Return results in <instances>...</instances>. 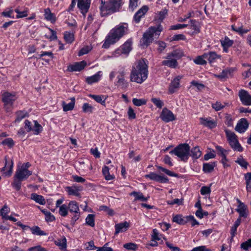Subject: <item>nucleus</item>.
<instances>
[{
  "label": "nucleus",
  "mask_w": 251,
  "mask_h": 251,
  "mask_svg": "<svg viewBox=\"0 0 251 251\" xmlns=\"http://www.w3.org/2000/svg\"><path fill=\"white\" fill-rule=\"evenodd\" d=\"M128 29V24L126 23H122L116 25L110 30L106 37L102 47L107 49L111 45L116 43L127 33Z\"/></svg>",
  "instance_id": "1"
},
{
  "label": "nucleus",
  "mask_w": 251,
  "mask_h": 251,
  "mask_svg": "<svg viewBox=\"0 0 251 251\" xmlns=\"http://www.w3.org/2000/svg\"><path fill=\"white\" fill-rule=\"evenodd\" d=\"M148 66L144 60L137 61L132 66L130 73L131 81L142 83L147 79L148 75Z\"/></svg>",
  "instance_id": "2"
},
{
  "label": "nucleus",
  "mask_w": 251,
  "mask_h": 251,
  "mask_svg": "<svg viewBox=\"0 0 251 251\" xmlns=\"http://www.w3.org/2000/svg\"><path fill=\"white\" fill-rule=\"evenodd\" d=\"M100 0V9L101 16H106L118 11L122 5V0H109L107 1Z\"/></svg>",
  "instance_id": "3"
},
{
  "label": "nucleus",
  "mask_w": 251,
  "mask_h": 251,
  "mask_svg": "<svg viewBox=\"0 0 251 251\" xmlns=\"http://www.w3.org/2000/svg\"><path fill=\"white\" fill-rule=\"evenodd\" d=\"M162 30L163 27L160 24L156 26L149 27L143 35L141 41V46L143 48L149 46L152 42L154 35L158 36Z\"/></svg>",
  "instance_id": "4"
},
{
  "label": "nucleus",
  "mask_w": 251,
  "mask_h": 251,
  "mask_svg": "<svg viewBox=\"0 0 251 251\" xmlns=\"http://www.w3.org/2000/svg\"><path fill=\"white\" fill-rule=\"evenodd\" d=\"M190 149V146L188 144H181L171 151L169 153L176 155L181 160L185 162L189 158Z\"/></svg>",
  "instance_id": "5"
},
{
  "label": "nucleus",
  "mask_w": 251,
  "mask_h": 251,
  "mask_svg": "<svg viewBox=\"0 0 251 251\" xmlns=\"http://www.w3.org/2000/svg\"><path fill=\"white\" fill-rule=\"evenodd\" d=\"M225 132L227 140L231 148L238 151H242L243 148L239 144L236 134L233 132L227 129L225 130Z\"/></svg>",
  "instance_id": "6"
},
{
  "label": "nucleus",
  "mask_w": 251,
  "mask_h": 251,
  "mask_svg": "<svg viewBox=\"0 0 251 251\" xmlns=\"http://www.w3.org/2000/svg\"><path fill=\"white\" fill-rule=\"evenodd\" d=\"M17 99L14 93L5 92L2 95V101L4 103V108L8 111L12 107L13 102Z\"/></svg>",
  "instance_id": "7"
},
{
  "label": "nucleus",
  "mask_w": 251,
  "mask_h": 251,
  "mask_svg": "<svg viewBox=\"0 0 251 251\" xmlns=\"http://www.w3.org/2000/svg\"><path fill=\"white\" fill-rule=\"evenodd\" d=\"M132 42L130 40H127L119 48L114 51L115 56H117L122 54H128L132 49Z\"/></svg>",
  "instance_id": "8"
},
{
  "label": "nucleus",
  "mask_w": 251,
  "mask_h": 251,
  "mask_svg": "<svg viewBox=\"0 0 251 251\" xmlns=\"http://www.w3.org/2000/svg\"><path fill=\"white\" fill-rule=\"evenodd\" d=\"M32 174L31 171H29L26 168H24L23 165L17 170L14 176L19 179L24 180L26 179Z\"/></svg>",
  "instance_id": "9"
},
{
  "label": "nucleus",
  "mask_w": 251,
  "mask_h": 251,
  "mask_svg": "<svg viewBox=\"0 0 251 251\" xmlns=\"http://www.w3.org/2000/svg\"><path fill=\"white\" fill-rule=\"evenodd\" d=\"M145 177L150 178L151 180L155 181L159 183H167L169 181L167 177L156 174L153 172H151L150 174L146 175Z\"/></svg>",
  "instance_id": "10"
},
{
  "label": "nucleus",
  "mask_w": 251,
  "mask_h": 251,
  "mask_svg": "<svg viewBox=\"0 0 251 251\" xmlns=\"http://www.w3.org/2000/svg\"><path fill=\"white\" fill-rule=\"evenodd\" d=\"M162 121L166 123L173 121L176 119L175 116L171 111L166 108H163L160 115Z\"/></svg>",
  "instance_id": "11"
},
{
  "label": "nucleus",
  "mask_w": 251,
  "mask_h": 251,
  "mask_svg": "<svg viewBox=\"0 0 251 251\" xmlns=\"http://www.w3.org/2000/svg\"><path fill=\"white\" fill-rule=\"evenodd\" d=\"M91 0H78L77 7L84 16L88 12Z\"/></svg>",
  "instance_id": "12"
},
{
  "label": "nucleus",
  "mask_w": 251,
  "mask_h": 251,
  "mask_svg": "<svg viewBox=\"0 0 251 251\" xmlns=\"http://www.w3.org/2000/svg\"><path fill=\"white\" fill-rule=\"evenodd\" d=\"M239 97L242 103L245 105H251V95L244 90L239 92Z\"/></svg>",
  "instance_id": "13"
},
{
  "label": "nucleus",
  "mask_w": 251,
  "mask_h": 251,
  "mask_svg": "<svg viewBox=\"0 0 251 251\" xmlns=\"http://www.w3.org/2000/svg\"><path fill=\"white\" fill-rule=\"evenodd\" d=\"M182 77L178 75L175 77L171 82L169 89L168 92L169 94L174 93L179 87L180 86V80Z\"/></svg>",
  "instance_id": "14"
},
{
  "label": "nucleus",
  "mask_w": 251,
  "mask_h": 251,
  "mask_svg": "<svg viewBox=\"0 0 251 251\" xmlns=\"http://www.w3.org/2000/svg\"><path fill=\"white\" fill-rule=\"evenodd\" d=\"M86 65V62L85 61L77 62L74 64L68 66L67 70L69 72L80 71L85 67Z\"/></svg>",
  "instance_id": "15"
},
{
  "label": "nucleus",
  "mask_w": 251,
  "mask_h": 251,
  "mask_svg": "<svg viewBox=\"0 0 251 251\" xmlns=\"http://www.w3.org/2000/svg\"><path fill=\"white\" fill-rule=\"evenodd\" d=\"M166 60H163L162 62V65L166 66L171 68H176L178 66V63L177 60L172 57L168 54L165 57Z\"/></svg>",
  "instance_id": "16"
},
{
  "label": "nucleus",
  "mask_w": 251,
  "mask_h": 251,
  "mask_svg": "<svg viewBox=\"0 0 251 251\" xmlns=\"http://www.w3.org/2000/svg\"><path fill=\"white\" fill-rule=\"evenodd\" d=\"M210 117L204 118H200V123L204 126L207 127L209 128H213L217 126V122L214 120L211 119Z\"/></svg>",
  "instance_id": "17"
},
{
  "label": "nucleus",
  "mask_w": 251,
  "mask_h": 251,
  "mask_svg": "<svg viewBox=\"0 0 251 251\" xmlns=\"http://www.w3.org/2000/svg\"><path fill=\"white\" fill-rule=\"evenodd\" d=\"M249 126V123L246 119L242 118L240 120L236 127L235 130L239 133H243L247 129Z\"/></svg>",
  "instance_id": "18"
},
{
  "label": "nucleus",
  "mask_w": 251,
  "mask_h": 251,
  "mask_svg": "<svg viewBox=\"0 0 251 251\" xmlns=\"http://www.w3.org/2000/svg\"><path fill=\"white\" fill-rule=\"evenodd\" d=\"M82 189L81 187L77 186L74 185L72 186H67L65 187V190L67 192L69 195H74L78 196L79 195V192Z\"/></svg>",
  "instance_id": "19"
},
{
  "label": "nucleus",
  "mask_w": 251,
  "mask_h": 251,
  "mask_svg": "<svg viewBox=\"0 0 251 251\" xmlns=\"http://www.w3.org/2000/svg\"><path fill=\"white\" fill-rule=\"evenodd\" d=\"M129 226V224L127 222L117 224L115 226V234L117 235L120 232L126 231Z\"/></svg>",
  "instance_id": "20"
},
{
  "label": "nucleus",
  "mask_w": 251,
  "mask_h": 251,
  "mask_svg": "<svg viewBox=\"0 0 251 251\" xmlns=\"http://www.w3.org/2000/svg\"><path fill=\"white\" fill-rule=\"evenodd\" d=\"M5 166L2 168L1 171H4L5 170L8 169V171L4 172V174L5 176H10L12 173V169L13 167V162L12 160H10L9 162H8L6 159V156L5 157Z\"/></svg>",
  "instance_id": "21"
},
{
  "label": "nucleus",
  "mask_w": 251,
  "mask_h": 251,
  "mask_svg": "<svg viewBox=\"0 0 251 251\" xmlns=\"http://www.w3.org/2000/svg\"><path fill=\"white\" fill-rule=\"evenodd\" d=\"M236 211L239 213V216L238 218L241 220V218H246L248 215V210L247 206L245 204H242L241 206L238 207Z\"/></svg>",
  "instance_id": "22"
},
{
  "label": "nucleus",
  "mask_w": 251,
  "mask_h": 251,
  "mask_svg": "<svg viewBox=\"0 0 251 251\" xmlns=\"http://www.w3.org/2000/svg\"><path fill=\"white\" fill-rule=\"evenodd\" d=\"M148 7L144 6L135 14L134 20L136 23L140 22L141 18L148 11Z\"/></svg>",
  "instance_id": "23"
},
{
  "label": "nucleus",
  "mask_w": 251,
  "mask_h": 251,
  "mask_svg": "<svg viewBox=\"0 0 251 251\" xmlns=\"http://www.w3.org/2000/svg\"><path fill=\"white\" fill-rule=\"evenodd\" d=\"M234 69L232 68L226 69L223 70V71L218 75H214L215 77L222 80L224 78H226L230 75L232 73L234 72Z\"/></svg>",
  "instance_id": "24"
},
{
  "label": "nucleus",
  "mask_w": 251,
  "mask_h": 251,
  "mask_svg": "<svg viewBox=\"0 0 251 251\" xmlns=\"http://www.w3.org/2000/svg\"><path fill=\"white\" fill-rule=\"evenodd\" d=\"M101 72L99 71L94 75L87 77L86 78V82L88 84H92L94 83L98 82L100 79L101 76Z\"/></svg>",
  "instance_id": "25"
},
{
  "label": "nucleus",
  "mask_w": 251,
  "mask_h": 251,
  "mask_svg": "<svg viewBox=\"0 0 251 251\" xmlns=\"http://www.w3.org/2000/svg\"><path fill=\"white\" fill-rule=\"evenodd\" d=\"M206 55V59L208 61L209 63H213L217 59H221V56L217 54L215 51H209L208 53H205Z\"/></svg>",
  "instance_id": "26"
},
{
  "label": "nucleus",
  "mask_w": 251,
  "mask_h": 251,
  "mask_svg": "<svg viewBox=\"0 0 251 251\" xmlns=\"http://www.w3.org/2000/svg\"><path fill=\"white\" fill-rule=\"evenodd\" d=\"M89 97L92 98L97 102L100 103L102 105H105V100L107 99V97L104 95H96L90 94Z\"/></svg>",
  "instance_id": "27"
},
{
  "label": "nucleus",
  "mask_w": 251,
  "mask_h": 251,
  "mask_svg": "<svg viewBox=\"0 0 251 251\" xmlns=\"http://www.w3.org/2000/svg\"><path fill=\"white\" fill-rule=\"evenodd\" d=\"M130 195L135 197L134 201H146L149 198V197H145L143 193L140 192L133 191L131 192Z\"/></svg>",
  "instance_id": "28"
},
{
  "label": "nucleus",
  "mask_w": 251,
  "mask_h": 251,
  "mask_svg": "<svg viewBox=\"0 0 251 251\" xmlns=\"http://www.w3.org/2000/svg\"><path fill=\"white\" fill-rule=\"evenodd\" d=\"M45 18L53 23L56 21V17L54 14L51 12L50 8H48L45 9Z\"/></svg>",
  "instance_id": "29"
},
{
  "label": "nucleus",
  "mask_w": 251,
  "mask_h": 251,
  "mask_svg": "<svg viewBox=\"0 0 251 251\" xmlns=\"http://www.w3.org/2000/svg\"><path fill=\"white\" fill-rule=\"evenodd\" d=\"M31 199L34 200L36 202L41 205H45L46 202V200L43 196L38 195L36 193H32L31 195Z\"/></svg>",
  "instance_id": "30"
},
{
  "label": "nucleus",
  "mask_w": 251,
  "mask_h": 251,
  "mask_svg": "<svg viewBox=\"0 0 251 251\" xmlns=\"http://www.w3.org/2000/svg\"><path fill=\"white\" fill-rule=\"evenodd\" d=\"M216 166V162L204 163L203 164L202 171L205 173L212 172Z\"/></svg>",
  "instance_id": "31"
},
{
  "label": "nucleus",
  "mask_w": 251,
  "mask_h": 251,
  "mask_svg": "<svg viewBox=\"0 0 251 251\" xmlns=\"http://www.w3.org/2000/svg\"><path fill=\"white\" fill-rule=\"evenodd\" d=\"M75 104V98L74 97L71 98V102L69 103H66L64 101L62 102L63 109L64 111L72 110L74 109Z\"/></svg>",
  "instance_id": "32"
},
{
  "label": "nucleus",
  "mask_w": 251,
  "mask_h": 251,
  "mask_svg": "<svg viewBox=\"0 0 251 251\" xmlns=\"http://www.w3.org/2000/svg\"><path fill=\"white\" fill-rule=\"evenodd\" d=\"M68 208L71 213L79 211L78 203L75 201H71L68 204Z\"/></svg>",
  "instance_id": "33"
},
{
  "label": "nucleus",
  "mask_w": 251,
  "mask_h": 251,
  "mask_svg": "<svg viewBox=\"0 0 251 251\" xmlns=\"http://www.w3.org/2000/svg\"><path fill=\"white\" fill-rule=\"evenodd\" d=\"M172 57L176 59V60L180 59L182 56H184V52L182 50L177 49L172 51L171 52L168 53Z\"/></svg>",
  "instance_id": "34"
},
{
  "label": "nucleus",
  "mask_w": 251,
  "mask_h": 251,
  "mask_svg": "<svg viewBox=\"0 0 251 251\" xmlns=\"http://www.w3.org/2000/svg\"><path fill=\"white\" fill-rule=\"evenodd\" d=\"M241 223V220L240 218H238L235 222L234 225L231 227L230 234L231 240L233 239V237L237 234V228L239 226Z\"/></svg>",
  "instance_id": "35"
},
{
  "label": "nucleus",
  "mask_w": 251,
  "mask_h": 251,
  "mask_svg": "<svg viewBox=\"0 0 251 251\" xmlns=\"http://www.w3.org/2000/svg\"><path fill=\"white\" fill-rule=\"evenodd\" d=\"M119 75L117 76V83L120 85H124L126 84L125 75L126 73L124 69H121L118 72Z\"/></svg>",
  "instance_id": "36"
},
{
  "label": "nucleus",
  "mask_w": 251,
  "mask_h": 251,
  "mask_svg": "<svg viewBox=\"0 0 251 251\" xmlns=\"http://www.w3.org/2000/svg\"><path fill=\"white\" fill-rule=\"evenodd\" d=\"M191 156L194 159H198L201 155V151L198 146L193 148L191 151L189 156Z\"/></svg>",
  "instance_id": "37"
},
{
  "label": "nucleus",
  "mask_w": 251,
  "mask_h": 251,
  "mask_svg": "<svg viewBox=\"0 0 251 251\" xmlns=\"http://www.w3.org/2000/svg\"><path fill=\"white\" fill-rule=\"evenodd\" d=\"M206 59V53H204L202 55L197 56L194 60V62L198 65H205L207 63L206 61L205 60Z\"/></svg>",
  "instance_id": "38"
},
{
  "label": "nucleus",
  "mask_w": 251,
  "mask_h": 251,
  "mask_svg": "<svg viewBox=\"0 0 251 251\" xmlns=\"http://www.w3.org/2000/svg\"><path fill=\"white\" fill-rule=\"evenodd\" d=\"M67 241L65 237H63L61 239H57L55 241V245L59 247L61 250L66 249L67 248Z\"/></svg>",
  "instance_id": "39"
},
{
  "label": "nucleus",
  "mask_w": 251,
  "mask_h": 251,
  "mask_svg": "<svg viewBox=\"0 0 251 251\" xmlns=\"http://www.w3.org/2000/svg\"><path fill=\"white\" fill-rule=\"evenodd\" d=\"M102 172L106 180H110L113 179L114 178V176L113 175H111L110 174L109 169L108 167L104 166L102 168Z\"/></svg>",
  "instance_id": "40"
},
{
  "label": "nucleus",
  "mask_w": 251,
  "mask_h": 251,
  "mask_svg": "<svg viewBox=\"0 0 251 251\" xmlns=\"http://www.w3.org/2000/svg\"><path fill=\"white\" fill-rule=\"evenodd\" d=\"M29 229L31 230V232L33 234L37 235H46L47 234L43 230H42L38 226H35L32 227H30Z\"/></svg>",
  "instance_id": "41"
},
{
  "label": "nucleus",
  "mask_w": 251,
  "mask_h": 251,
  "mask_svg": "<svg viewBox=\"0 0 251 251\" xmlns=\"http://www.w3.org/2000/svg\"><path fill=\"white\" fill-rule=\"evenodd\" d=\"M82 109L83 112L85 113H92L94 111V107L89 103L86 102L83 103L82 106Z\"/></svg>",
  "instance_id": "42"
},
{
  "label": "nucleus",
  "mask_w": 251,
  "mask_h": 251,
  "mask_svg": "<svg viewBox=\"0 0 251 251\" xmlns=\"http://www.w3.org/2000/svg\"><path fill=\"white\" fill-rule=\"evenodd\" d=\"M246 183V189L248 192H251V173H247L245 175Z\"/></svg>",
  "instance_id": "43"
},
{
  "label": "nucleus",
  "mask_w": 251,
  "mask_h": 251,
  "mask_svg": "<svg viewBox=\"0 0 251 251\" xmlns=\"http://www.w3.org/2000/svg\"><path fill=\"white\" fill-rule=\"evenodd\" d=\"M64 38L67 43L71 44L74 40V34L70 32L66 31L64 34Z\"/></svg>",
  "instance_id": "44"
},
{
  "label": "nucleus",
  "mask_w": 251,
  "mask_h": 251,
  "mask_svg": "<svg viewBox=\"0 0 251 251\" xmlns=\"http://www.w3.org/2000/svg\"><path fill=\"white\" fill-rule=\"evenodd\" d=\"M173 221L179 225H184L186 223L187 220L182 218L181 215H176L173 217Z\"/></svg>",
  "instance_id": "45"
},
{
  "label": "nucleus",
  "mask_w": 251,
  "mask_h": 251,
  "mask_svg": "<svg viewBox=\"0 0 251 251\" xmlns=\"http://www.w3.org/2000/svg\"><path fill=\"white\" fill-rule=\"evenodd\" d=\"M23 180L19 179L14 176V180L12 183V187L17 191H19L21 188L22 181Z\"/></svg>",
  "instance_id": "46"
},
{
  "label": "nucleus",
  "mask_w": 251,
  "mask_h": 251,
  "mask_svg": "<svg viewBox=\"0 0 251 251\" xmlns=\"http://www.w3.org/2000/svg\"><path fill=\"white\" fill-rule=\"evenodd\" d=\"M191 28L194 30V33H198L200 32L198 23L195 20H191L190 21Z\"/></svg>",
  "instance_id": "47"
},
{
  "label": "nucleus",
  "mask_w": 251,
  "mask_h": 251,
  "mask_svg": "<svg viewBox=\"0 0 251 251\" xmlns=\"http://www.w3.org/2000/svg\"><path fill=\"white\" fill-rule=\"evenodd\" d=\"M243 26L242 24H241V26H240L236 27L235 26V25H232L231 27H232V29L234 31H235L240 34H241L247 33V32H248L249 31V29H244V28H243Z\"/></svg>",
  "instance_id": "48"
},
{
  "label": "nucleus",
  "mask_w": 251,
  "mask_h": 251,
  "mask_svg": "<svg viewBox=\"0 0 251 251\" xmlns=\"http://www.w3.org/2000/svg\"><path fill=\"white\" fill-rule=\"evenodd\" d=\"M85 220L87 225L91 227L95 226V215L94 214H89Z\"/></svg>",
  "instance_id": "49"
},
{
  "label": "nucleus",
  "mask_w": 251,
  "mask_h": 251,
  "mask_svg": "<svg viewBox=\"0 0 251 251\" xmlns=\"http://www.w3.org/2000/svg\"><path fill=\"white\" fill-rule=\"evenodd\" d=\"M34 126L32 131L34 132V134L36 135L39 134L42 131L43 127L37 121H34Z\"/></svg>",
  "instance_id": "50"
},
{
  "label": "nucleus",
  "mask_w": 251,
  "mask_h": 251,
  "mask_svg": "<svg viewBox=\"0 0 251 251\" xmlns=\"http://www.w3.org/2000/svg\"><path fill=\"white\" fill-rule=\"evenodd\" d=\"M68 208L66 204H62L59 207V214L63 217H65L68 215Z\"/></svg>",
  "instance_id": "51"
},
{
  "label": "nucleus",
  "mask_w": 251,
  "mask_h": 251,
  "mask_svg": "<svg viewBox=\"0 0 251 251\" xmlns=\"http://www.w3.org/2000/svg\"><path fill=\"white\" fill-rule=\"evenodd\" d=\"M17 118L15 120V122H19L27 116V113L23 111H19L16 112Z\"/></svg>",
  "instance_id": "52"
},
{
  "label": "nucleus",
  "mask_w": 251,
  "mask_h": 251,
  "mask_svg": "<svg viewBox=\"0 0 251 251\" xmlns=\"http://www.w3.org/2000/svg\"><path fill=\"white\" fill-rule=\"evenodd\" d=\"M236 163L239 164L242 167L245 169L247 168L249 165L248 162H247L242 156L238 157L237 160L235 161Z\"/></svg>",
  "instance_id": "53"
},
{
  "label": "nucleus",
  "mask_w": 251,
  "mask_h": 251,
  "mask_svg": "<svg viewBox=\"0 0 251 251\" xmlns=\"http://www.w3.org/2000/svg\"><path fill=\"white\" fill-rule=\"evenodd\" d=\"M168 10L166 8H164L162 9L160 12H159L158 16H157V20L162 21L166 16L167 15Z\"/></svg>",
  "instance_id": "54"
},
{
  "label": "nucleus",
  "mask_w": 251,
  "mask_h": 251,
  "mask_svg": "<svg viewBox=\"0 0 251 251\" xmlns=\"http://www.w3.org/2000/svg\"><path fill=\"white\" fill-rule=\"evenodd\" d=\"M157 168L161 171L162 172L165 173L167 175L171 176H176L177 175V174L174 173V172L167 170L164 168H163L162 167L159 166H156Z\"/></svg>",
  "instance_id": "55"
},
{
  "label": "nucleus",
  "mask_w": 251,
  "mask_h": 251,
  "mask_svg": "<svg viewBox=\"0 0 251 251\" xmlns=\"http://www.w3.org/2000/svg\"><path fill=\"white\" fill-rule=\"evenodd\" d=\"M132 102L135 105L137 106H140L145 104L147 102V101L145 99H138L136 98H134L132 100Z\"/></svg>",
  "instance_id": "56"
},
{
  "label": "nucleus",
  "mask_w": 251,
  "mask_h": 251,
  "mask_svg": "<svg viewBox=\"0 0 251 251\" xmlns=\"http://www.w3.org/2000/svg\"><path fill=\"white\" fill-rule=\"evenodd\" d=\"M27 9L23 11H20L18 9H15V12L17 13L16 16L17 18H21L25 17L27 16Z\"/></svg>",
  "instance_id": "57"
},
{
  "label": "nucleus",
  "mask_w": 251,
  "mask_h": 251,
  "mask_svg": "<svg viewBox=\"0 0 251 251\" xmlns=\"http://www.w3.org/2000/svg\"><path fill=\"white\" fill-rule=\"evenodd\" d=\"M10 211L9 208L6 205H4L0 210V215L3 219L7 216V214Z\"/></svg>",
  "instance_id": "58"
},
{
  "label": "nucleus",
  "mask_w": 251,
  "mask_h": 251,
  "mask_svg": "<svg viewBox=\"0 0 251 251\" xmlns=\"http://www.w3.org/2000/svg\"><path fill=\"white\" fill-rule=\"evenodd\" d=\"M251 248V239H248L247 241L243 242L241 244V248L244 250L247 251Z\"/></svg>",
  "instance_id": "59"
},
{
  "label": "nucleus",
  "mask_w": 251,
  "mask_h": 251,
  "mask_svg": "<svg viewBox=\"0 0 251 251\" xmlns=\"http://www.w3.org/2000/svg\"><path fill=\"white\" fill-rule=\"evenodd\" d=\"M124 247L128 250L136 251L138 246L136 244L132 243H128L124 245Z\"/></svg>",
  "instance_id": "60"
},
{
  "label": "nucleus",
  "mask_w": 251,
  "mask_h": 251,
  "mask_svg": "<svg viewBox=\"0 0 251 251\" xmlns=\"http://www.w3.org/2000/svg\"><path fill=\"white\" fill-rule=\"evenodd\" d=\"M2 144L4 145L7 146L9 148H11L14 145L13 140L11 138L5 139L2 142Z\"/></svg>",
  "instance_id": "61"
},
{
  "label": "nucleus",
  "mask_w": 251,
  "mask_h": 251,
  "mask_svg": "<svg viewBox=\"0 0 251 251\" xmlns=\"http://www.w3.org/2000/svg\"><path fill=\"white\" fill-rule=\"evenodd\" d=\"M151 101L158 108H161L163 106V102L159 99L152 98Z\"/></svg>",
  "instance_id": "62"
},
{
  "label": "nucleus",
  "mask_w": 251,
  "mask_h": 251,
  "mask_svg": "<svg viewBox=\"0 0 251 251\" xmlns=\"http://www.w3.org/2000/svg\"><path fill=\"white\" fill-rule=\"evenodd\" d=\"M225 124L228 126H231L233 125V119L230 114H226L225 116Z\"/></svg>",
  "instance_id": "63"
},
{
  "label": "nucleus",
  "mask_w": 251,
  "mask_h": 251,
  "mask_svg": "<svg viewBox=\"0 0 251 251\" xmlns=\"http://www.w3.org/2000/svg\"><path fill=\"white\" fill-rule=\"evenodd\" d=\"M225 105H223L220 102L216 101L215 103L212 104V107L215 109V111H218L225 107Z\"/></svg>",
  "instance_id": "64"
}]
</instances>
